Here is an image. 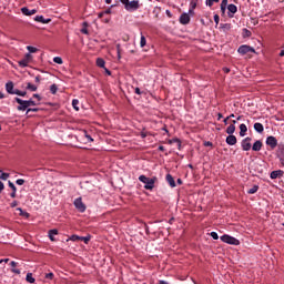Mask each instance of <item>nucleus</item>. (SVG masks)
<instances>
[{
	"label": "nucleus",
	"mask_w": 284,
	"mask_h": 284,
	"mask_svg": "<svg viewBox=\"0 0 284 284\" xmlns=\"http://www.w3.org/2000/svg\"><path fill=\"white\" fill-rule=\"evenodd\" d=\"M120 2L123 3L124 10H126L128 12H136V10L141 8V3L139 2V0H120Z\"/></svg>",
	"instance_id": "nucleus-1"
},
{
	"label": "nucleus",
	"mask_w": 284,
	"mask_h": 284,
	"mask_svg": "<svg viewBox=\"0 0 284 284\" xmlns=\"http://www.w3.org/2000/svg\"><path fill=\"white\" fill-rule=\"evenodd\" d=\"M139 181L145 184L144 190H154V183H156V178L150 179L145 175H140Z\"/></svg>",
	"instance_id": "nucleus-2"
},
{
	"label": "nucleus",
	"mask_w": 284,
	"mask_h": 284,
	"mask_svg": "<svg viewBox=\"0 0 284 284\" xmlns=\"http://www.w3.org/2000/svg\"><path fill=\"white\" fill-rule=\"evenodd\" d=\"M220 239L223 243H227V245H241V241L227 234L222 235Z\"/></svg>",
	"instance_id": "nucleus-3"
},
{
	"label": "nucleus",
	"mask_w": 284,
	"mask_h": 284,
	"mask_svg": "<svg viewBox=\"0 0 284 284\" xmlns=\"http://www.w3.org/2000/svg\"><path fill=\"white\" fill-rule=\"evenodd\" d=\"M14 101H17L19 103L17 110H19V112H26V110H28V101L27 100H22L20 98H16Z\"/></svg>",
	"instance_id": "nucleus-4"
},
{
	"label": "nucleus",
	"mask_w": 284,
	"mask_h": 284,
	"mask_svg": "<svg viewBox=\"0 0 284 284\" xmlns=\"http://www.w3.org/2000/svg\"><path fill=\"white\" fill-rule=\"evenodd\" d=\"M31 61H32V54L27 53L24 58L19 61V65L20 68H28Z\"/></svg>",
	"instance_id": "nucleus-5"
},
{
	"label": "nucleus",
	"mask_w": 284,
	"mask_h": 284,
	"mask_svg": "<svg viewBox=\"0 0 284 284\" xmlns=\"http://www.w3.org/2000/svg\"><path fill=\"white\" fill-rule=\"evenodd\" d=\"M242 150H244V152H250V150H252V138H245L242 141Z\"/></svg>",
	"instance_id": "nucleus-6"
},
{
	"label": "nucleus",
	"mask_w": 284,
	"mask_h": 284,
	"mask_svg": "<svg viewBox=\"0 0 284 284\" xmlns=\"http://www.w3.org/2000/svg\"><path fill=\"white\" fill-rule=\"evenodd\" d=\"M237 52L240 53V54H247V53H250V52H256V50H254V48H252V47H250V45H246V44H244V45H241L239 49H237Z\"/></svg>",
	"instance_id": "nucleus-7"
},
{
	"label": "nucleus",
	"mask_w": 284,
	"mask_h": 284,
	"mask_svg": "<svg viewBox=\"0 0 284 284\" xmlns=\"http://www.w3.org/2000/svg\"><path fill=\"white\" fill-rule=\"evenodd\" d=\"M74 206L79 210V212H85V204H83L81 197L74 200Z\"/></svg>",
	"instance_id": "nucleus-8"
},
{
	"label": "nucleus",
	"mask_w": 284,
	"mask_h": 284,
	"mask_svg": "<svg viewBox=\"0 0 284 284\" xmlns=\"http://www.w3.org/2000/svg\"><path fill=\"white\" fill-rule=\"evenodd\" d=\"M266 145H270V148L274 150V148L278 145V140H276L274 136L271 135L266 139Z\"/></svg>",
	"instance_id": "nucleus-9"
},
{
	"label": "nucleus",
	"mask_w": 284,
	"mask_h": 284,
	"mask_svg": "<svg viewBox=\"0 0 284 284\" xmlns=\"http://www.w3.org/2000/svg\"><path fill=\"white\" fill-rule=\"evenodd\" d=\"M22 14L26 17H32V14H37V9L30 10L27 7L21 8Z\"/></svg>",
	"instance_id": "nucleus-10"
},
{
	"label": "nucleus",
	"mask_w": 284,
	"mask_h": 284,
	"mask_svg": "<svg viewBox=\"0 0 284 284\" xmlns=\"http://www.w3.org/2000/svg\"><path fill=\"white\" fill-rule=\"evenodd\" d=\"M236 132V120H232V124L227 126L226 134H234Z\"/></svg>",
	"instance_id": "nucleus-11"
},
{
	"label": "nucleus",
	"mask_w": 284,
	"mask_h": 284,
	"mask_svg": "<svg viewBox=\"0 0 284 284\" xmlns=\"http://www.w3.org/2000/svg\"><path fill=\"white\" fill-rule=\"evenodd\" d=\"M180 23H182V26H187V23H190V14L182 13L180 17Z\"/></svg>",
	"instance_id": "nucleus-12"
},
{
	"label": "nucleus",
	"mask_w": 284,
	"mask_h": 284,
	"mask_svg": "<svg viewBox=\"0 0 284 284\" xmlns=\"http://www.w3.org/2000/svg\"><path fill=\"white\" fill-rule=\"evenodd\" d=\"M236 135L231 134L226 138L227 145H236Z\"/></svg>",
	"instance_id": "nucleus-13"
},
{
	"label": "nucleus",
	"mask_w": 284,
	"mask_h": 284,
	"mask_svg": "<svg viewBox=\"0 0 284 284\" xmlns=\"http://www.w3.org/2000/svg\"><path fill=\"white\" fill-rule=\"evenodd\" d=\"M6 90L9 94H14V83L13 82H7Z\"/></svg>",
	"instance_id": "nucleus-14"
},
{
	"label": "nucleus",
	"mask_w": 284,
	"mask_h": 284,
	"mask_svg": "<svg viewBox=\"0 0 284 284\" xmlns=\"http://www.w3.org/2000/svg\"><path fill=\"white\" fill-rule=\"evenodd\" d=\"M261 148H263V142H261L260 140L255 141V143L252 146V150L254 152H261Z\"/></svg>",
	"instance_id": "nucleus-15"
},
{
	"label": "nucleus",
	"mask_w": 284,
	"mask_h": 284,
	"mask_svg": "<svg viewBox=\"0 0 284 284\" xmlns=\"http://www.w3.org/2000/svg\"><path fill=\"white\" fill-rule=\"evenodd\" d=\"M34 21H38L39 23H50V21H52L51 19H45L43 18V16H37L34 18Z\"/></svg>",
	"instance_id": "nucleus-16"
},
{
	"label": "nucleus",
	"mask_w": 284,
	"mask_h": 284,
	"mask_svg": "<svg viewBox=\"0 0 284 284\" xmlns=\"http://www.w3.org/2000/svg\"><path fill=\"white\" fill-rule=\"evenodd\" d=\"M166 181L171 187H176V182L174 181V178L171 174L166 175Z\"/></svg>",
	"instance_id": "nucleus-17"
},
{
	"label": "nucleus",
	"mask_w": 284,
	"mask_h": 284,
	"mask_svg": "<svg viewBox=\"0 0 284 284\" xmlns=\"http://www.w3.org/2000/svg\"><path fill=\"white\" fill-rule=\"evenodd\" d=\"M220 28H221V30H223V32H230V30H232V24H230V23H221Z\"/></svg>",
	"instance_id": "nucleus-18"
},
{
	"label": "nucleus",
	"mask_w": 284,
	"mask_h": 284,
	"mask_svg": "<svg viewBox=\"0 0 284 284\" xmlns=\"http://www.w3.org/2000/svg\"><path fill=\"white\" fill-rule=\"evenodd\" d=\"M190 6H191V9L189 10V13L193 14L194 10L196 9V6H199V2L191 0Z\"/></svg>",
	"instance_id": "nucleus-19"
},
{
	"label": "nucleus",
	"mask_w": 284,
	"mask_h": 284,
	"mask_svg": "<svg viewBox=\"0 0 284 284\" xmlns=\"http://www.w3.org/2000/svg\"><path fill=\"white\" fill-rule=\"evenodd\" d=\"M254 130H255V132H258L261 134V133H263V130H265V129L263 128V125L260 122H256L254 124Z\"/></svg>",
	"instance_id": "nucleus-20"
},
{
	"label": "nucleus",
	"mask_w": 284,
	"mask_h": 284,
	"mask_svg": "<svg viewBox=\"0 0 284 284\" xmlns=\"http://www.w3.org/2000/svg\"><path fill=\"white\" fill-rule=\"evenodd\" d=\"M57 234H59V231L57 229L50 230L49 231L50 241H54V236H57Z\"/></svg>",
	"instance_id": "nucleus-21"
},
{
	"label": "nucleus",
	"mask_w": 284,
	"mask_h": 284,
	"mask_svg": "<svg viewBox=\"0 0 284 284\" xmlns=\"http://www.w3.org/2000/svg\"><path fill=\"white\" fill-rule=\"evenodd\" d=\"M82 136H84L87 143H92V141H94V139H92V136L88 134V131H82Z\"/></svg>",
	"instance_id": "nucleus-22"
},
{
	"label": "nucleus",
	"mask_w": 284,
	"mask_h": 284,
	"mask_svg": "<svg viewBox=\"0 0 284 284\" xmlns=\"http://www.w3.org/2000/svg\"><path fill=\"white\" fill-rule=\"evenodd\" d=\"M0 179L1 181H8V179H10V173H4L3 170L0 169Z\"/></svg>",
	"instance_id": "nucleus-23"
},
{
	"label": "nucleus",
	"mask_w": 284,
	"mask_h": 284,
	"mask_svg": "<svg viewBox=\"0 0 284 284\" xmlns=\"http://www.w3.org/2000/svg\"><path fill=\"white\" fill-rule=\"evenodd\" d=\"M227 10L231 12V14H236L239 8H236L235 4H229Z\"/></svg>",
	"instance_id": "nucleus-24"
},
{
	"label": "nucleus",
	"mask_w": 284,
	"mask_h": 284,
	"mask_svg": "<svg viewBox=\"0 0 284 284\" xmlns=\"http://www.w3.org/2000/svg\"><path fill=\"white\" fill-rule=\"evenodd\" d=\"M27 90H29V92H37L38 87L32 84V83H30V82H28L27 83Z\"/></svg>",
	"instance_id": "nucleus-25"
},
{
	"label": "nucleus",
	"mask_w": 284,
	"mask_h": 284,
	"mask_svg": "<svg viewBox=\"0 0 284 284\" xmlns=\"http://www.w3.org/2000/svg\"><path fill=\"white\" fill-rule=\"evenodd\" d=\"M17 211L20 212V216H24V219H30V213L23 211L21 207H18Z\"/></svg>",
	"instance_id": "nucleus-26"
},
{
	"label": "nucleus",
	"mask_w": 284,
	"mask_h": 284,
	"mask_svg": "<svg viewBox=\"0 0 284 284\" xmlns=\"http://www.w3.org/2000/svg\"><path fill=\"white\" fill-rule=\"evenodd\" d=\"M245 132H247V125L241 124L240 125V136H245Z\"/></svg>",
	"instance_id": "nucleus-27"
},
{
	"label": "nucleus",
	"mask_w": 284,
	"mask_h": 284,
	"mask_svg": "<svg viewBox=\"0 0 284 284\" xmlns=\"http://www.w3.org/2000/svg\"><path fill=\"white\" fill-rule=\"evenodd\" d=\"M97 65L98 68H105V60H103L102 58H98L97 59Z\"/></svg>",
	"instance_id": "nucleus-28"
},
{
	"label": "nucleus",
	"mask_w": 284,
	"mask_h": 284,
	"mask_svg": "<svg viewBox=\"0 0 284 284\" xmlns=\"http://www.w3.org/2000/svg\"><path fill=\"white\" fill-rule=\"evenodd\" d=\"M10 265H11V267H16L17 262L12 261V262L10 263ZM11 272H12L13 274H21V271L18 270V268H12Z\"/></svg>",
	"instance_id": "nucleus-29"
},
{
	"label": "nucleus",
	"mask_w": 284,
	"mask_h": 284,
	"mask_svg": "<svg viewBox=\"0 0 284 284\" xmlns=\"http://www.w3.org/2000/svg\"><path fill=\"white\" fill-rule=\"evenodd\" d=\"M169 143L170 145H172V143H176L178 150H181V140L179 139L169 140Z\"/></svg>",
	"instance_id": "nucleus-30"
},
{
	"label": "nucleus",
	"mask_w": 284,
	"mask_h": 284,
	"mask_svg": "<svg viewBox=\"0 0 284 284\" xmlns=\"http://www.w3.org/2000/svg\"><path fill=\"white\" fill-rule=\"evenodd\" d=\"M26 281H27V283H34L36 282L34 277L32 276V273L27 274Z\"/></svg>",
	"instance_id": "nucleus-31"
},
{
	"label": "nucleus",
	"mask_w": 284,
	"mask_h": 284,
	"mask_svg": "<svg viewBox=\"0 0 284 284\" xmlns=\"http://www.w3.org/2000/svg\"><path fill=\"white\" fill-rule=\"evenodd\" d=\"M83 28L81 29L82 34H90L88 31V22L82 23Z\"/></svg>",
	"instance_id": "nucleus-32"
},
{
	"label": "nucleus",
	"mask_w": 284,
	"mask_h": 284,
	"mask_svg": "<svg viewBox=\"0 0 284 284\" xmlns=\"http://www.w3.org/2000/svg\"><path fill=\"white\" fill-rule=\"evenodd\" d=\"M247 192L248 194H256L258 192V185H254Z\"/></svg>",
	"instance_id": "nucleus-33"
},
{
	"label": "nucleus",
	"mask_w": 284,
	"mask_h": 284,
	"mask_svg": "<svg viewBox=\"0 0 284 284\" xmlns=\"http://www.w3.org/2000/svg\"><path fill=\"white\" fill-rule=\"evenodd\" d=\"M72 106H73V110L79 112V100L77 99L72 100Z\"/></svg>",
	"instance_id": "nucleus-34"
},
{
	"label": "nucleus",
	"mask_w": 284,
	"mask_h": 284,
	"mask_svg": "<svg viewBox=\"0 0 284 284\" xmlns=\"http://www.w3.org/2000/svg\"><path fill=\"white\" fill-rule=\"evenodd\" d=\"M13 94H17L18 97H26V94H28V92L20 91L19 89H16Z\"/></svg>",
	"instance_id": "nucleus-35"
},
{
	"label": "nucleus",
	"mask_w": 284,
	"mask_h": 284,
	"mask_svg": "<svg viewBox=\"0 0 284 284\" xmlns=\"http://www.w3.org/2000/svg\"><path fill=\"white\" fill-rule=\"evenodd\" d=\"M27 50L30 52V54H34V52L39 51V49H37L36 47H32V45H28Z\"/></svg>",
	"instance_id": "nucleus-36"
},
{
	"label": "nucleus",
	"mask_w": 284,
	"mask_h": 284,
	"mask_svg": "<svg viewBox=\"0 0 284 284\" xmlns=\"http://www.w3.org/2000/svg\"><path fill=\"white\" fill-rule=\"evenodd\" d=\"M219 1L221 0H206V6H209V8H212L214 6V3H219Z\"/></svg>",
	"instance_id": "nucleus-37"
},
{
	"label": "nucleus",
	"mask_w": 284,
	"mask_h": 284,
	"mask_svg": "<svg viewBox=\"0 0 284 284\" xmlns=\"http://www.w3.org/2000/svg\"><path fill=\"white\" fill-rule=\"evenodd\" d=\"M148 43V41L145 40V36H141V40H140V47L141 48H145V44Z\"/></svg>",
	"instance_id": "nucleus-38"
},
{
	"label": "nucleus",
	"mask_w": 284,
	"mask_h": 284,
	"mask_svg": "<svg viewBox=\"0 0 284 284\" xmlns=\"http://www.w3.org/2000/svg\"><path fill=\"white\" fill-rule=\"evenodd\" d=\"M59 90V88L57 87V84H52L51 87H50V92H51V94H57V91Z\"/></svg>",
	"instance_id": "nucleus-39"
},
{
	"label": "nucleus",
	"mask_w": 284,
	"mask_h": 284,
	"mask_svg": "<svg viewBox=\"0 0 284 284\" xmlns=\"http://www.w3.org/2000/svg\"><path fill=\"white\" fill-rule=\"evenodd\" d=\"M53 62L58 63L59 65H62L63 64V59H61V57H55V58H53Z\"/></svg>",
	"instance_id": "nucleus-40"
},
{
	"label": "nucleus",
	"mask_w": 284,
	"mask_h": 284,
	"mask_svg": "<svg viewBox=\"0 0 284 284\" xmlns=\"http://www.w3.org/2000/svg\"><path fill=\"white\" fill-rule=\"evenodd\" d=\"M67 241H81V236L79 235H71Z\"/></svg>",
	"instance_id": "nucleus-41"
},
{
	"label": "nucleus",
	"mask_w": 284,
	"mask_h": 284,
	"mask_svg": "<svg viewBox=\"0 0 284 284\" xmlns=\"http://www.w3.org/2000/svg\"><path fill=\"white\" fill-rule=\"evenodd\" d=\"M80 241H83L88 245L90 243V236H80Z\"/></svg>",
	"instance_id": "nucleus-42"
},
{
	"label": "nucleus",
	"mask_w": 284,
	"mask_h": 284,
	"mask_svg": "<svg viewBox=\"0 0 284 284\" xmlns=\"http://www.w3.org/2000/svg\"><path fill=\"white\" fill-rule=\"evenodd\" d=\"M227 6V0H223L221 3V10L222 12H225V7Z\"/></svg>",
	"instance_id": "nucleus-43"
},
{
	"label": "nucleus",
	"mask_w": 284,
	"mask_h": 284,
	"mask_svg": "<svg viewBox=\"0 0 284 284\" xmlns=\"http://www.w3.org/2000/svg\"><path fill=\"white\" fill-rule=\"evenodd\" d=\"M278 172H281V171H273L271 173V179H278Z\"/></svg>",
	"instance_id": "nucleus-44"
},
{
	"label": "nucleus",
	"mask_w": 284,
	"mask_h": 284,
	"mask_svg": "<svg viewBox=\"0 0 284 284\" xmlns=\"http://www.w3.org/2000/svg\"><path fill=\"white\" fill-rule=\"evenodd\" d=\"M44 277L52 281L54 278V273H47Z\"/></svg>",
	"instance_id": "nucleus-45"
},
{
	"label": "nucleus",
	"mask_w": 284,
	"mask_h": 284,
	"mask_svg": "<svg viewBox=\"0 0 284 284\" xmlns=\"http://www.w3.org/2000/svg\"><path fill=\"white\" fill-rule=\"evenodd\" d=\"M211 236L214 241H219V233L217 232H211Z\"/></svg>",
	"instance_id": "nucleus-46"
},
{
	"label": "nucleus",
	"mask_w": 284,
	"mask_h": 284,
	"mask_svg": "<svg viewBox=\"0 0 284 284\" xmlns=\"http://www.w3.org/2000/svg\"><path fill=\"white\" fill-rule=\"evenodd\" d=\"M9 187H11L12 192H17V186L11 181H9Z\"/></svg>",
	"instance_id": "nucleus-47"
},
{
	"label": "nucleus",
	"mask_w": 284,
	"mask_h": 284,
	"mask_svg": "<svg viewBox=\"0 0 284 284\" xmlns=\"http://www.w3.org/2000/svg\"><path fill=\"white\" fill-rule=\"evenodd\" d=\"M28 106H32V105H37V102H34L33 100H27Z\"/></svg>",
	"instance_id": "nucleus-48"
},
{
	"label": "nucleus",
	"mask_w": 284,
	"mask_h": 284,
	"mask_svg": "<svg viewBox=\"0 0 284 284\" xmlns=\"http://www.w3.org/2000/svg\"><path fill=\"white\" fill-rule=\"evenodd\" d=\"M17 185H23V183H26V180L23 179H19L16 181Z\"/></svg>",
	"instance_id": "nucleus-49"
},
{
	"label": "nucleus",
	"mask_w": 284,
	"mask_h": 284,
	"mask_svg": "<svg viewBox=\"0 0 284 284\" xmlns=\"http://www.w3.org/2000/svg\"><path fill=\"white\" fill-rule=\"evenodd\" d=\"M277 156H278L282 165H284V154L282 153V154H278Z\"/></svg>",
	"instance_id": "nucleus-50"
},
{
	"label": "nucleus",
	"mask_w": 284,
	"mask_h": 284,
	"mask_svg": "<svg viewBox=\"0 0 284 284\" xmlns=\"http://www.w3.org/2000/svg\"><path fill=\"white\" fill-rule=\"evenodd\" d=\"M4 189H6V185L3 184V182L0 181V194L3 192Z\"/></svg>",
	"instance_id": "nucleus-51"
},
{
	"label": "nucleus",
	"mask_w": 284,
	"mask_h": 284,
	"mask_svg": "<svg viewBox=\"0 0 284 284\" xmlns=\"http://www.w3.org/2000/svg\"><path fill=\"white\" fill-rule=\"evenodd\" d=\"M116 48H118V57L119 59H121V44H118Z\"/></svg>",
	"instance_id": "nucleus-52"
},
{
	"label": "nucleus",
	"mask_w": 284,
	"mask_h": 284,
	"mask_svg": "<svg viewBox=\"0 0 284 284\" xmlns=\"http://www.w3.org/2000/svg\"><path fill=\"white\" fill-rule=\"evenodd\" d=\"M219 21H220L219 14H215L214 16V22H215L216 26H219Z\"/></svg>",
	"instance_id": "nucleus-53"
},
{
	"label": "nucleus",
	"mask_w": 284,
	"mask_h": 284,
	"mask_svg": "<svg viewBox=\"0 0 284 284\" xmlns=\"http://www.w3.org/2000/svg\"><path fill=\"white\" fill-rule=\"evenodd\" d=\"M204 145H205V148H212V142H210V141L204 142Z\"/></svg>",
	"instance_id": "nucleus-54"
},
{
	"label": "nucleus",
	"mask_w": 284,
	"mask_h": 284,
	"mask_svg": "<svg viewBox=\"0 0 284 284\" xmlns=\"http://www.w3.org/2000/svg\"><path fill=\"white\" fill-rule=\"evenodd\" d=\"M29 112H39V109H28V110H27V114H28Z\"/></svg>",
	"instance_id": "nucleus-55"
},
{
	"label": "nucleus",
	"mask_w": 284,
	"mask_h": 284,
	"mask_svg": "<svg viewBox=\"0 0 284 284\" xmlns=\"http://www.w3.org/2000/svg\"><path fill=\"white\" fill-rule=\"evenodd\" d=\"M11 199H17V191H12V193L10 194Z\"/></svg>",
	"instance_id": "nucleus-56"
},
{
	"label": "nucleus",
	"mask_w": 284,
	"mask_h": 284,
	"mask_svg": "<svg viewBox=\"0 0 284 284\" xmlns=\"http://www.w3.org/2000/svg\"><path fill=\"white\" fill-rule=\"evenodd\" d=\"M33 99H38V101H41V95L34 93V94H33Z\"/></svg>",
	"instance_id": "nucleus-57"
},
{
	"label": "nucleus",
	"mask_w": 284,
	"mask_h": 284,
	"mask_svg": "<svg viewBox=\"0 0 284 284\" xmlns=\"http://www.w3.org/2000/svg\"><path fill=\"white\" fill-rule=\"evenodd\" d=\"M104 72L110 77L112 74V72L110 70H108V68L104 67Z\"/></svg>",
	"instance_id": "nucleus-58"
},
{
	"label": "nucleus",
	"mask_w": 284,
	"mask_h": 284,
	"mask_svg": "<svg viewBox=\"0 0 284 284\" xmlns=\"http://www.w3.org/2000/svg\"><path fill=\"white\" fill-rule=\"evenodd\" d=\"M17 205H18L17 201H13V202L11 203V207H17Z\"/></svg>",
	"instance_id": "nucleus-59"
},
{
	"label": "nucleus",
	"mask_w": 284,
	"mask_h": 284,
	"mask_svg": "<svg viewBox=\"0 0 284 284\" xmlns=\"http://www.w3.org/2000/svg\"><path fill=\"white\" fill-rule=\"evenodd\" d=\"M10 258L0 260V263H8Z\"/></svg>",
	"instance_id": "nucleus-60"
},
{
	"label": "nucleus",
	"mask_w": 284,
	"mask_h": 284,
	"mask_svg": "<svg viewBox=\"0 0 284 284\" xmlns=\"http://www.w3.org/2000/svg\"><path fill=\"white\" fill-rule=\"evenodd\" d=\"M135 94H141V89L135 88Z\"/></svg>",
	"instance_id": "nucleus-61"
},
{
	"label": "nucleus",
	"mask_w": 284,
	"mask_h": 284,
	"mask_svg": "<svg viewBox=\"0 0 284 284\" xmlns=\"http://www.w3.org/2000/svg\"><path fill=\"white\" fill-rule=\"evenodd\" d=\"M141 136H142V139H145V136H148V133L142 132V133H141Z\"/></svg>",
	"instance_id": "nucleus-62"
},
{
	"label": "nucleus",
	"mask_w": 284,
	"mask_h": 284,
	"mask_svg": "<svg viewBox=\"0 0 284 284\" xmlns=\"http://www.w3.org/2000/svg\"><path fill=\"white\" fill-rule=\"evenodd\" d=\"M159 284H170V283H168L166 281L161 280V281L159 282Z\"/></svg>",
	"instance_id": "nucleus-63"
},
{
	"label": "nucleus",
	"mask_w": 284,
	"mask_h": 284,
	"mask_svg": "<svg viewBox=\"0 0 284 284\" xmlns=\"http://www.w3.org/2000/svg\"><path fill=\"white\" fill-rule=\"evenodd\" d=\"M280 57H284V50L280 52Z\"/></svg>",
	"instance_id": "nucleus-64"
}]
</instances>
